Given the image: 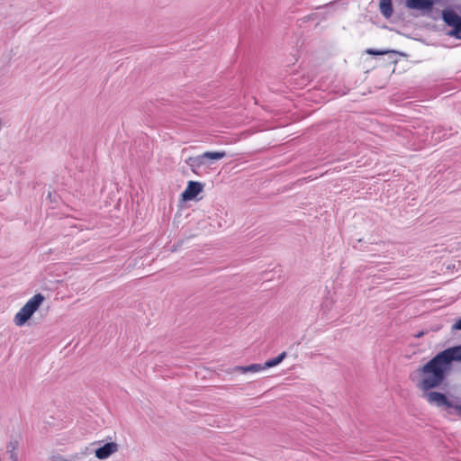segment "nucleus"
Returning a JSON list of instances; mask_svg holds the SVG:
<instances>
[{
	"mask_svg": "<svg viewBox=\"0 0 461 461\" xmlns=\"http://www.w3.org/2000/svg\"><path fill=\"white\" fill-rule=\"evenodd\" d=\"M454 361L461 362V345L448 348L428 361L410 375V379L421 392V397L431 406L441 408L447 403L448 397L434 389L447 380Z\"/></svg>",
	"mask_w": 461,
	"mask_h": 461,
	"instance_id": "f257e3e1",
	"label": "nucleus"
},
{
	"mask_svg": "<svg viewBox=\"0 0 461 461\" xmlns=\"http://www.w3.org/2000/svg\"><path fill=\"white\" fill-rule=\"evenodd\" d=\"M225 157V151H207L195 157H189L185 159V164L194 174L202 176L208 173V169L214 161Z\"/></svg>",
	"mask_w": 461,
	"mask_h": 461,
	"instance_id": "f03ea898",
	"label": "nucleus"
},
{
	"mask_svg": "<svg viewBox=\"0 0 461 461\" xmlns=\"http://www.w3.org/2000/svg\"><path fill=\"white\" fill-rule=\"evenodd\" d=\"M44 301L41 294H36L21 308L15 314L14 322L16 326H23L27 321L34 314Z\"/></svg>",
	"mask_w": 461,
	"mask_h": 461,
	"instance_id": "7ed1b4c3",
	"label": "nucleus"
},
{
	"mask_svg": "<svg viewBox=\"0 0 461 461\" xmlns=\"http://www.w3.org/2000/svg\"><path fill=\"white\" fill-rule=\"evenodd\" d=\"M442 19L444 23L451 27L447 35L461 40V16L451 9L442 11Z\"/></svg>",
	"mask_w": 461,
	"mask_h": 461,
	"instance_id": "20e7f679",
	"label": "nucleus"
},
{
	"mask_svg": "<svg viewBox=\"0 0 461 461\" xmlns=\"http://www.w3.org/2000/svg\"><path fill=\"white\" fill-rule=\"evenodd\" d=\"M434 0H406L405 5L411 10L420 11L422 14H429L432 12Z\"/></svg>",
	"mask_w": 461,
	"mask_h": 461,
	"instance_id": "39448f33",
	"label": "nucleus"
},
{
	"mask_svg": "<svg viewBox=\"0 0 461 461\" xmlns=\"http://www.w3.org/2000/svg\"><path fill=\"white\" fill-rule=\"evenodd\" d=\"M119 450V446L115 442H109L104 444L103 447H98L95 454V456L100 459L104 460L111 456L113 454L116 453Z\"/></svg>",
	"mask_w": 461,
	"mask_h": 461,
	"instance_id": "423d86ee",
	"label": "nucleus"
},
{
	"mask_svg": "<svg viewBox=\"0 0 461 461\" xmlns=\"http://www.w3.org/2000/svg\"><path fill=\"white\" fill-rule=\"evenodd\" d=\"M203 185L200 182L190 181L187 184L186 188L182 193V197L184 200H193L202 191Z\"/></svg>",
	"mask_w": 461,
	"mask_h": 461,
	"instance_id": "0eeeda50",
	"label": "nucleus"
},
{
	"mask_svg": "<svg viewBox=\"0 0 461 461\" xmlns=\"http://www.w3.org/2000/svg\"><path fill=\"white\" fill-rule=\"evenodd\" d=\"M379 8L381 14L385 18H390L393 15V10L392 5V0H380Z\"/></svg>",
	"mask_w": 461,
	"mask_h": 461,
	"instance_id": "6e6552de",
	"label": "nucleus"
},
{
	"mask_svg": "<svg viewBox=\"0 0 461 461\" xmlns=\"http://www.w3.org/2000/svg\"><path fill=\"white\" fill-rule=\"evenodd\" d=\"M441 408L447 411L453 409L456 411V415L461 419V403L458 402L457 398L450 399L448 397L447 403L443 404ZM448 412L450 413V411Z\"/></svg>",
	"mask_w": 461,
	"mask_h": 461,
	"instance_id": "1a4fd4ad",
	"label": "nucleus"
},
{
	"mask_svg": "<svg viewBox=\"0 0 461 461\" xmlns=\"http://www.w3.org/2000/svg\"><path fill=\"white\" fill-rule=\"evenodd\" d=\"M452 133H447V131L441 126L437 127L432 132V139L435 141H440L441 140L447 139Z\"/></svg>",
	"mask_w": 461,
	"mask_h": 461,
	"instance_id": "9d476101",
	"label": "nucleus"
},
{
	"mask_svg": "<svg viewBox=\"0 0 461 461\" xmlns=\"http://www.w3.org/2000/svg\"><path fill=\"white\" fill-rule=\"evenodd\" d=\"M235 369L240 371L241 373H248V372L257 373V372H260V371L264 370V365L252 364V365L246 366H236Z\"/></svg>",
	"mask_w": 461,
	"mask_h": 461,
	"instance_id": "9b49d317",
	"label": "nucleus"
},
{
	"mask_svg": "<svg viewBox=\"0 0 461 461\" xmlns=\"http://www.w3.org/2000/svg\"><path fill=\"white\" fill-rule=\"evenodd\" d=\"M286 357V352H282L277 357L268 359L264 363V369L274 367L277 365H279Z\"/></svg>",
	"mask_w": 461,
	"mask_h": 461,
	"instance_id": "f8f14e48",
	"label": "nucleus"
},
{
	"mask_svg": "<svg viewBox=\"0 0 461 461\" xmlns=\"http://www.w3.org/2000/svg\"><path fill=\"white\" fill-rule=\"evenodd\" d=\"M366 53L367 54H370V55H375V56H378V55H384V54H386L387 51L385 50H375V49H367L366 50Z\"/></svg>",
	"mask_w": 461,
	"mask_h": 461,
	"instance_id": "ddd939ff",
	"label": "nucleus"
},
{
	"mask_svg": "<svg viewBox=\"0 0 461 461\" xmlns=\"http://www.w3.org/2000/svg\"><path fill=\"white\" fill-rule=\"evenodd\" d=\"M12 447V450H11V459H13L14 461H16L17 460V455L14 453V450L16 448V446L14 445L13 443L10 444V446L8 447Z\"/></svg>",
	"mask_w": 461,
	"mask_h": 461,
	"instance_id": "4468645a",
	"label": "nucleus"
},
{
	"mask_svg": "<svg viewBox=\"0 0 461 461\" xmlns=\"http://www.w3.org/2000/svg\"><path fill=\"white\" fill-rule=\"evenodd\" d=\"M454 330H461V318L457 320L452 326Z\"/></svg>",
	"mask_w": 461,
	"mask_h": 461,
	"instance_id": "2eb2a0df",
	"label": "nucleus"
},
{
	"mask_svg": "<svg viewBox=\"0 0 461 461\" xmlns=\"http://www.w3.org/2000/svg\"><path fill=\"white\" fill-rule=\"evenodd\" d=\"M422 334H423L422 332H421V333H419V334L417 335V337H418V338H420V336H422Z\"/></svg>",
	"mask_w": 461,
	"mask_h": 461,
	"instance_id": "dca6fc26",
	"label": "nucleus"
}]
</instances>
